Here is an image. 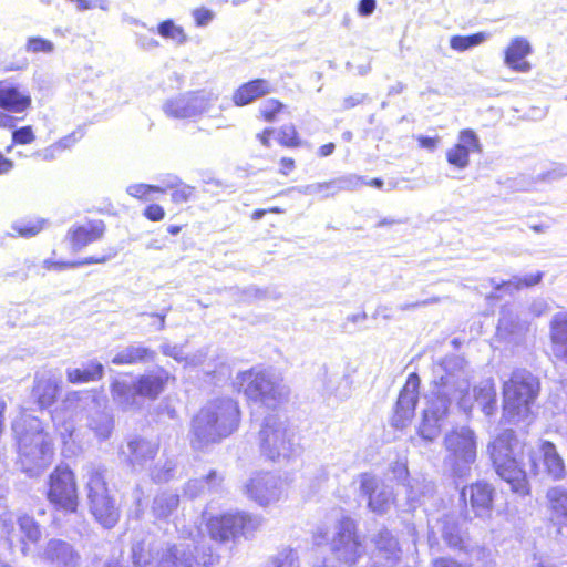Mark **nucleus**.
Instances as JSON below:
<instances>
[{
    "mask_svg": "<svg viewBox=\"0 0 567 567\" xmlns=\"http://www.w3.org/2000/svg\"><path fill=\"white\" fill-rule=\"evenodd\" d=\"M439 381L427 399L419 425V435L429 442L435 440L441 432V422L447 415L452 401L465 413L473 408V399L470 394V381L464 370V360L452 355L445 358L439 364L436 371Z\"/></svg>",
    "mask_w": 567,
    "mask_h": 567,
    "instance_id": "f257e3e1",
    "label": "nucleus"
},
{
    "mask_svg": "<svg viewBox=\"0 0 567 567\" xmlns=\"http://www.w3.org/2000/svg\"><path fill=\"white\" fill-rule=\"evenodd\" d=\"M18 446L17 464L29 477L40 476L53 461V444L42 422L31 415H21L12 424Z\"/></svg>",
    "mask_w": 567,
    "mask_h": 567,
    "instance_id": "f03ea898",
    "label": "nucleus"
},
{
    "mask_svg": "<svg viewBox=\"0 0 567 567\" xmlns=\"http://www.w3.org/2000/svg\"><path fill=\"white\" fill-rule=\"evenodd\" d=\"M240 420L238 403L231 399H217L204 405L192 420L190 443L204 450L233 434Z\"/></svg>",
    "mask_w": 567,
    "mask_h": 567,
    "instance_id": "7ed1b4c3",
    "label": "nucleus"
},
{
    "mask_svg": "<svg viewBox=\"0 0 567 567\" xmlns=\"http://www.w3.org/2000/svg\"><path fill=\"white\" fill-rule=\"evenodd\" d=\"M234 386L243 392L248 401L276 411L289 400L290 389L282 377L272 368L261 365L239 372Z\"/></svg>",
    "mask_w": 567,
    "mask_h": 567,
    "instance_id": "20e7f679",
    "label": "nucleus"
},
{
    "mask_svg": "<svg viewBox=\"0 0 567 567\" xmlns=\"http://www.w3.org/2000/svg\"><path fill=\"white\" fill-rule=\"evenodd\" d=\"M491 458L497 475L511 485L514 493L527 495L529 484L526 472L518 458L523 445L513 430L503 431L488 446Z\"/></svg>",
    "mask_w": 567,
    "mask_h": 567,
    "instance_id": "39448f33",
    "label": "nucleus"
},
{
    "mask_svg": "<svg viewBox=\"0 0 567 567\" xmlns=\"http://www.w3.org/2000/svg\"><path fill=\"white\" fill-rule=\"evenodd\" d=\"M257 440L261 456L272 463H287L298 451L293 431L287 420L277 413L264 417Z\"/></svg>",
    "mask_w": 567,
    "mask_h": 567,
    "instance_id": "423d86ee",
    "label": "nucleus"
},
{
    "mask_svg": "<svg viewBox=\"0 0 567 567\" xmlns=\"http://www.w3.org/2000/svg\"><path fill=\"white\" fill-rule=\"evenodd\" d=\"M85 491L91 514L105 528H112L120 518V511L110 495L105 480L106 470L102 465L87 464L83 467Z\"/></svg>",
    "mask_w": 567,
    "mask_h": 567,
    "instance_id": "0eeeda50",
    "label": "nucleus"
},
{
    "mask_svg": "<svg viewBox=\"0 0 567 567\" xmlns=\"http://www.w3.org/2000/svg\"><path fill=\"white\" fill-rule=\"evenodd\" d=\"M171 374L163 368L141 374L134 382L115 380L111 384L113 401L122 409L140 406L138 399L155 400L164 391Z\"/></svg>",
    "mask_w": 567,
    "mask_h": 567,
    "instance_id": "6e6552de",
    "label": "nucleus"
},
{
    "mask_svg": "<svg viewBox=\"0 0 567 567\" xmlns=\"http://www.w3.org/2000/svg\"><path fill=\"white\" fill-rule=\"evenodd\" d=\"M539 382L525 369L515 370L511 379L504 382V411L511 421L516 422L527 417L530 405L538 395Z\"/></svg>",
    "mask_w": 567,
    "mask_h": 567,
    "instance_id": "1a4fd4ad",
    "label": "nucleus"
},
{
    "mask_svg": "<svg viewBox=\"0 0 567 567\" xmlns=\"http://www.w3.org/2000/svg\"><path fill=\"white\" fill-rule=\"evenodd\" d=\"M446 455L445 466L456 477L470 475L476 461V437L467 426H461L449 432L444 437Z\"/></svg>",
    "mask_w": 567,
    "mask_h": 567,
    "instance_id": "9d476101",
    "label": "nucleus"
},
{
    "mask_svg": "<svg viewBox=\"0 0 567 567\" xmlns=\"http://www.w3.org/2000/svg\"><path fill=\"white\" fill-rule=\"evenodd\" d=\"M48 499L56 509L75 513L79 506L74 473L68 466H56L49 477Z\"/></svg>",
    "mask_w": 567,
    "mask_h": 567,
    "instance_id": "9b49d317",
    "label": "nucleus"
},
{
    "mask_svg": "<svg viewBox=\"0 0 567 567\" xmlns=\"http://www.w3.org/2000/svg\"><path fill=\"white\" fill-rule=\"evenodd\" d=\"M260 526V518L246 513L225 514L212 517L206 528L212 539L227 542L238 535L247 536Z\"/></svg>",
    "mask_w": 567,
    "mask_h": 567,
    "instance_id": "f8f14e48",
    "label": "nucleus"
},
{
    "mask_svg": "<svg viewBox=\"0 0 567 567\" xmlns=\"http://www.w3.org/2000/svg\"><path fill=\"white\" fill-rule=\"evenodd\" d=\"M18 530L17 534L13 517L10 514H4L0 517V533L7 537L10 546H13L17 540L20 544V551L24 557L31 555V544H38L42 537V529L40 524L29 515H21L17 519Z\"/></svg>",
    "mask_w": 567,
    "mask_h": 567,
    "instance_id": "ddd939ff",
    "label": "nucleus"
},
{
    "mask_svg": "<svg viewBox=\"0 0 567 567\" xmlns=\"http://www.w3.org/2000/svg\"><path fill=\"white\" fill-rule=\"evenodd\" d=\"M216 101L217 95L213 93H186L167 100L163 111L172 118H192L207 112Z\"/></svg>",
    "mask_w": 567,
    "mask_h": 567,
    "instance_id": "4468645a",
    "label": "nucleus"
},
{
    "mask_svg": "<svg viewBox=\"0 0 567 567\" xmlns=\"http://www.w3.org/2000/svg\"><path fill=\"white\" fill-rule=\"evenodd\" d=\"M34 559L49 567H79L81 554L75 546L62 538L52 537L40 546Z\"/></svg>",
    "mask_w": 567,
    "mask_h": 567,
    "instance_id": "2eb2a0df",
    "label": "nucleus"
},
{
    "mask_svg": "<svg viewBox=\"0 0 567 567\" xmlns=\"http://www.w3.org/2000/svg\"><path fill=\"white\" fill-rule=\"evenodd\" d=\"M288 483L271 473H256L245 485L247 496L261 506L278 502L286 495Z\"/></svg>",
    "mask_w": 567,
    "mask_h": 567,
    "instance_id": "dca6fc26",
    "label": "nucleus"
},
{
    "mask_svg": "<svg viewBox=\"0 0 567 567\" xmlns=\"http://www.w3.org/2000/svg\"><path fill=\"white\" fill-rule=\"evenodd\" d=\"M332 550L336 557L348 564L353 565L362 556L364 547L355 532L354 522L349 518H342L332 539Z\"/></svg>",
    "mask_w": 567,
    "mask_h": 567,
    "instance_id": "f3484780",
    "label": "nucleus"
},
{
    "mask_svg": "<svg viewBox=\"0 0 567 567\" xmlns=\"http://www.w3.org/2000/svg\"><path fill=\"white\" fill-rule=\"evenodd\" d=\"M529 458L530 471L535 475L544 473L553 481H563L567 475L564 458L558 453L556 445L549 441H540Z\"/></svg>",
    "mask_w": 567,
    "mask_h": 567,
    "instance_id": "a211bd4d",
    "label": "nucleus"
},
{
    "mask_svg": "<svg viewBox=\"0 0 567 567\" xmlns=\"http://www.w3.org/2000/svg\"><path fill=\"white\" fill-rule=\"evenodd\" d=\"M529 323L523 320L518 310L512 306H504L501 309L496 338L509 347H517L525 342Z\"/></svg>",
    "mask_w": 567,
    "mask_h": 567,
    "instance_id": "6ab92c4d",
    "label": "nucleus"
},
{
    "mask_svg": "<svg viewBox=\"0 0 567 567\" xmlns=\"http://www.w3.org/2000/svg\"><path fill=\"white\" fill-rule=\"evenodd\" d=\"M420 378L416 373H411L403 389L400 391L394 413L392 416V425L395 429L406 427L414 416L415 406L419 400Z\"/></svg>",
    "mask_w": 567,
    "mask_h": 567,
    "instance_id": "aec40b11",
    "label": "nucleus"
},
{
    "mask_svg": "<svg viewBox=\"0 0 567 567\" xmlns=\"http://www.w3.org/2000/svg\"><path fill=\"white\" fill-rule=\"evenodd\" d=\"M360 491L368 496L369 508L378 514L388 512L394 501L392 489L370 474L361 475Z\"/></svg>",
    "mask_w": 567,
    "mask_h": 567,
    "instance_id": "412c9836",
    "label": "nucleus"
},
{
    "mask_svg": "<svg viewBox=\"0 0 567 567\" xmlns=\"http://www.w3.org/2000/svg\"><path fill=\"white\" fill-rule=\"evenodd\" d=\"M481 152L482 144L477 134L471 128H465L458 133L456 144L447 150L446 161L450 165L464 169L470 165V154Z\"/></svg>",
    "mask_w": 567,
    "mask_h": 567,
    "instance_id": "4be33fe9",
    "label": "nucleus"
},
{
    "mask_svg": "<svg viewBox=\"0 0 567 567\" xmlns=\"http://www.w3.org/2000/svg\"><path fill=\"white\" fill-rule=\"evenodd\" d=\"M461 497L464 503L470 504L474 515L477 517H487L493 508L494 488L485 482H477L463 487Z\"/></svg>",
    "mask_w": 567,
    "mask_h": 567,
    "instance_id": "5701e85b",
    "label": "nucleus"
},
{
    "mask_svg": "<svg viewBox=\"0 0 567 567\" xmlns=\"http://www.w3.org/2000/svg\"><path fill=\"white\" fill-rule=\"evenodd\" d=\"M375 551L372 560L379 564H385L386 567L395 566L402 555V550L399 546V543L393 535L384 529L381 530L375 539Z\"/></svg>",
    "mask_w": 567,
    "mask_h": 567,
    "instance_id": "b1692460",
    "label": "nucleus"
},
{
    "mask_svg": "<svg viewBox=\"0 0 567 567\" xmlns=\"http://www.w3.org/2000/svg\"><path fill=\"white\" fill-rule=\"evenodd\" d=\"M31 105L30 95L10 81H0V107L12 113H22Z\"/></svg>",
    "mask_w": 567,
    "mask_h": 567,
    "instance_id": "393cba45",
    "label": "nucleus"
},
{
    "mask_svg": "<svg viewBox=\"0 0 567 567\" xmlns=\"http://www.w3.org/2000/svg\"><path fill=\"white\" fill-rule=\"evenodd\" d=\"M105 231L103 221L95 220L69 230L71 246L74 251H80L87 245L100 240Z\"/></svg>",
    "mask_w": 567,
    "mask_h": 567,
    "instance_id": "a878e982",
    "label": "nucleus"
},
{
    "mask_svg": "<svg viewBox=\"0 0 567 567\" xmlns=\"http://www.w3.org/2000/svg\"><path fill=\"white\" fill-rule=\"evenodd\" d=\"M274 92L271 83L265 79H256L240 85L233 95V102L237 106L252 103L257 99Z\"/></svg>",
    "mask_w": 567,
    "mask_h": 567,
    "instance_id": "bb28decb",
    "label": "nucleus"
},
{
    "mask_svg": "<svg viewBox=\"0 0 567 567\" xmlns=\"http://www.w3.org/2000/svg\"><path fill=\"white\" fill-rule=\"evenodd\" d=\"M546 501L550 519L567 527V487L558 485L548 488Z\"/></svg>",
    "mask_w": 567,
    "mask_h": 567,
    "instance_id": "cd10ccee",
    "label": "nucleus"
},
{
    "mask_svg": "<svg viewBox=\"0 0 567 567\" xmlns=\"http://www.w3.org/2000/svg\"><path fill=\"white\" fill-rule=\"evenodd\" d=\"M551 350L556 358L567 362V313L559 312L550 322Z\"/></svg>",
    "mask_w": 567,
    "mask_h": 567,
    "instance_id": "c85d7f7f",
    "label": "nucleus"
},
{
    "mask_svg": "<svg viewBox=\"0 0 567 567\" xmlns=\"http://www.w3.org/2000/svg\"><path fill=\"white\" fill-rule=\"evenodd\" d=\"M439 537H441L447 546L453 548L458 547L462 543L458 527L454 519L449 516L439 519L431 526L429 540L431 543H437Z\"/></svg>",
    "mask_w": 567,
    "mask_h": 567,
    "instance_id": "c756f323",
    "label": "nucleus"
},
{
    "mask_svg": "<svg viewBox=\"0 0 567 567\" xmlns=\"http://www.w3.org/2000/svg\"><path fill=\"white\" fill-rule=\"evenodd\" d=\"M530 52L529 42L524 38H515L505 51V64L518 72H527L530 64L524 59Z\"/></svg>",
    "mask_w": 567,
    "mask_h": 567,
    "instance_id": "7c9ffc66",
    "label": "nucleus"
},
{
    "mask_svg": "<svg viewBox=\"0 0 567 567\" xmlns=\"http://www.w3.org/2000/svg\"><path fill=\"white\" fill-rule=\"evenodd\" d=\"M158 445L144 439H134L127 443V456L133 467H143L157 454Z\"/></svg>",
    "mask_w": 567,
    "mask_h": 567,
    "instance_id": "2f4dec72",
    "label": "nucleus"
},
{
    "mask_svg": "<svg viewBox=\"0 0 567 567\" xmlns=\"http://www.w3.org/2000/svg\"><path fill=\"white\" fill-rule=\"evenodd\" d=\"M154 350L140 343L130 344L118 351L112 359V363L116 365L146 363L155 360Z\"/></svg>",
    "mask_w": 567,
    "mask_h": 567,
    "instance_id": "473e14b6",
    "label": "nucleus"
},
{
    "mask_svg": "<svg viewBox=\"0 0 567 567\" xmlns=\"http://www.w3.org/2000/svg\"><path fill=\"white\" fill-rule=\"evenodd\" d=\"M474 401L485 415H492L496 409V389L492 379L482 380L473 390Z\"/></svg>",
    "mask_w": 567,
    "mask_h": 567,
    "instance_id": "72a5a7b5",
    "label": "nucleus"
},
{
    "mask_svg": "<svg viewBox=\"0 0 567 567\" xmlns=\"http://www.w3.org/2000/svg\"><path fill=\"white\" fill-rule=\"evenodd\" d=\"M104 367L96 361H90L81 368H68L66 379L71 383H86L103 378Z\"/></svg>",
    "mask_w": 567,
    "mask_h": 567,
    "instance_id": "f704fd0d",
    "label": "nucleus"
},
{
    "mask_svg": "<svg viewBox=\"0 0 567 567\" xmlns=\"http://www.w3.org/2000/svg\"><path fill=\"white\" fill-rule=\"evenodd\" d=\"M58 391V380L52 378H40L37 379L32 393L40 408L44 409L54 403Z\"/></svg>",
    "mask_w": 567,
    "mask_h": 567,
    "instance_id": "c9c22d12",
    "label": "nucleus"
},
{
    "mask_svg": "<svg viewBox=\"0 0 567 567\" xmlns=\"http://www.w3.org/2000/svg\"><path fill=\"white\" fill-rule=\"evenodd\" d=\"M179 496L174 493L158 494L152 504V513L157 519H167L178 507Z\"/></svg>",
    "mask_w": 567,
    "mask_h": 567,
    "instance_id": "e433bc0d",
    "label": "nucleus"
},
{
    "mask_svg": "<svg viewBox=\"0 0 567 567\" xmlns=\"http://www.w3.org/2000/svg\"><path fill=\"white\" fill-rule=\"evenodd\" d=\"M87 425L100 440H105L112 432L113 420L109 412L96 409L89 415Z\"/></svg>",
    "mask_w": 567,
    "mask_h": 567,
    "instance_id": "4c0bfd02",
    "label": "nucleus"
},
{
    "mask_svg": "<svg viewBox=\"0 0 567 567\" xmlns=\"http://www.w3.org/2000/svg\"><path fill=\"white\" fill-rule=\"evenodd\" d=\"M162 188H166V192L172 190V200L176 204L188 202L195 192L193 186L184 184L176 176H171L164 181Z\"/></svg>",
    "mask_w": 567,
    "mask_h": 567,
    "instance_id": "58836bf2",
    "label": "nucleus"
},
{
    "mask_svg": "<svg viewBox=\"0 0 567 567\" xmlns=\"http://www.w3.org/2000/svg\"><path fill=\"white\" fill-rule=\"evenodd\" d=\"M542 278H543V272L538 271L535 274L526 275L523 278L514 277L513 279H511L508 281H503V282H496L494 279H491V285L496 290L505 289L506 291L512 292L514 290L520 289L522 287L535 286L542 280Z\"/></svg>",
    "mask_w": 567,
    "mask_h": 567,
    "instance_id": "ea45409f",
    "label": "nucleus"
},
{
    "mask_svg": "<svg viewBox=\"0 0 567 567\" xmlns=\"http://www.w3.org/2000/svg\"><path fill=\"white\" fill-rule=\"evenodd\" d=\"M489 38L488 33L478 32L472 35H454L450 39V47L455 51H465L485 42Z\"/></svg>",
    "mask_w": 567,
    "mask_h": 567,
    "instance_id": "a19ab883",
    "label": "nucleus"
},
{
    "mask_svg": "<svg viewBox=\"0 0 567 567\" xmlns=\"http://www.w3.org/2000/svg\"><path fill=\"white\" fill-rule=\"evenodd\" d=\"M161 37L169 39L178 44L185 43L187 37L182 27L175 24L173 20H165L157 27Z\"/></svg>",
    "mask_w": 567,
    "mask_h": 567,
    "instance_id": "79ce46f5",
    "label": "nucleus"
},
{
    "mask_svg": "<svg viewBox=\"0 0 567 567\" xmlns=\"http://www.w3.org/2000/svg\"><path fill=\"white\" fill-rule=\"evenodd\" d=\"M126 192L130 196L143 199V200H152V193H166V188H162V186L157 185H148V184H133L126 188Z\"/></svg>",
    "mask_w": 567,
    "mask_h": 567,
    "instance_id": "37998d69",
    "label": "nucleus"
},
{
    "mask_svg": "<svg viewBox=\"0 0 567 567\" xmlns=\"http://www.w3.org/2000/svg\"><path fill=\"white\" fill-rule=\"evenodd\" d=\"M54 50V43L41 37H30L25 42V51L29 53L51 54Z\"/></svg>",
    "mask_w": 567,
    "mask_h": 567,
    "instance_id": "c03bdc74",
    "label": "nucleus"
},
{
    "mask_svg": "<svg viewBox=\"0 0 567 567\" xmlns=\"http://www.w3.org/2000/svg\"><path fill=\"white\" fill-rule=\"evenodd\" d=\"M111 256H100V257H87L79 261H72V262H51L50 260H45L44 265L47 269H64V268H75L84 265H91V264H104L106 262Z\"/></svg>",
    "mask_w": 567,
    "mask_h": 567,
    "instance_id": "a18cd8bd",
    "label": "nucleus"
},
{
    "mask_svg": "<svg viewBox=\"0 0 567 567\" xmlns=\"http://www.w3.org/2000/svg\"><path fill=\"white\" fill-rule=\"evenodd\" d=\"M207 349H200L192 355H185V364L193 367H203V371L206 374L216 372V365L206 363Z\"/></svg>",
    "mask_w": 567,
    "mask_h": 567,
    "instance_id": "49530a36",
    "label": "nucleus"
},
{
    "mask_svg": "<svg viewBox=\"0 0 567 567\" xmlns=\"http://www.w3.org/2000/svg\"><path fill=\"white\" fill-rule=\"evenodd\" d=\"M175 463L171 460L162 465L157 464L151 472L152 480L156 483L168 482L174 476Z\"/></svg>",
    "mask_w": 567,
    "mask_h": 567,
    "instance_id": "de8ad7c7",
    "label": "nucleus"
},
{
    "mask_svg": "<svg viewBox=\"0 0 567 567\" xmlns=\"http://www.w3.org/2000/svg\"><path fill=\"white\" fill-rule=\"evenodd\" d=\"M285 109V105L275 99L266 100L259 106V112L267 122H274L276 115Z\"/></svg>",
    "mask_w": 567,
    "mask_h": 567,
    "instance_id": "09e8293b",
    "label": "nucleus"
},
{
    "mask_svg": "<svg viewBox=\"0 0 567 567\" xmlns=\"http://www.w3.org/2000/svg\"><path fill=\"white\" fill-rule=\"evenodd\" d=\"M268 567H298L291 549H285L268 561Z\"/></svg>",
    "mask_w": 567,
    "mask_h": 567,
    "instance_id": "8fccbe9b",
    "label": "nucleus"
},
{
    "mask_svg": "<svg viewBox=\"0 0 567 567\" xmlns=\"http://www.w3.org/2000/svg\"><path fill=\"white\" fill-rule=\"evenodd\" d=\"M12 229L18 236L28 238L35 236L42 229V225L33 221H17L12 225Z\"/></svg>",
    "mask_w": 567,
    "mask_h": 567,
    "instance_id": "3c124183",
    "label": "nucleus"
},
{
    "mask_svg": "<svg viewBox=\"0 0 567 567\" xmlns=\"http://www.w3.org/2000/svg\"><path fill=\"white\" fill-rule=\"evenodd\" d=\"M279 142L286 146H295L298 144L297 131L293 125H285L278 133Z\"/></svg>",
    "mask_w": 567,
    "mask_h": 567,
    "instance_id": "603ef678",
    "label": "nucleus"
},
{
    "mask_svg": "<svg viewBox=\"0 0 567 567\" xmlns=\"http://www.w3.org/2000/svg\"><path fill=\"white\" fill-rule=\"evenodd\" d=\"M35 140L31 126H23L12 132V141L16 144H30Z\"/></svg>",
    "mask_w": 567,
    "mask_h": 567,
    "instance_id": "864d4df0",
    "label": "nucleus"
},
{
    "mask_svg": "<svg viewBox=\"0 0 567 567\" xmlns=\"http://www.w3.org/2000/svg\"><path fill=\"white\" fill-rule=\"evenodd\" d=\"M83 400V394L80 392H72L68 394L66 399L63 401L62 406L63 410L70 413V416L76 414V409Z\"/></svg>",
    "mask_w": 567,
    "mask_h": 567,
    "instance_id": "5fc2aeb1",
    "label": "nucleus"
},
{
    "mask_svg": "<svg viewBox=\"0 0 567 567\" xmlns=\"http://www.w3.org/2000/svg\"><path fill=\"white\" fill-rule=\"evenodd\" d=\"M164 355L171 357L177 362H185V355L182 347L176 344L164 343L161 346Z\"/></svg>",
    "mask_w": 567,
    "mask_h": 567,
    "instance_id": "6e6d98bb",
    "label": "nucleus"
},
{
    "mask_svg": "<svg viewBox=\"0 0 567 567\" xmlns=\"http://www.w3.org/2000/svg\"><path fill=\"white\" fill-rule=\"evenodd\" d=\"M144 216L152 221H159L165 217V212L162 206L152 204L145 208Z\"/></svg>",
    "mask_w": 567,
    "mask_h": 567,
    "instance_id": "4d7b16f0",
    "label": "nucleus"
},
{
    "mask_svg": "<svg viewBox=\"0 0 567 567\" xmlns=\"http://www.w3.org/2000/svg\"><path fill=\"white\" fill-rule=\"evenodd\" d=\"M193 16L198 27L207 25L214 18L213 11L205 8L194 10Z\"/></svg>",
    "mask_w": 567,
    "mask_h": 567,
    "instance_id": "13d9d810",
    "label": "nucleus"
},
{
    "mask_svg": "<svg viewBox=\"0 0 567 567\" xmlns=\"http://www.w3.org/2000/svg\"><path fill=\"white\" fill-rule=\"evenodd\" d=\"M205 489V484L202 480H190L185 486V494L189 497H196L202 494Z\"/></svg>",
    "mask_w": 567,
    "mask_h": 567,
    "instance_id": "bf43d9fd",
    "label": "nucleus"
},
{
    "mask_svg": "<svg viewBox=\"0 0 567 567\" xmlns=\"http://www.w3.org/2000/svg\"><path fill=\"white\" fill-rule=\"evenodd\" d=\"M203 481L205 488L207 487L209 491H217L223 482V477L216 471H210Z\"/></svg>",
    "mask_w": 567,
    "mask_h": 567,
    "instance_id": "052dcab7",
    "label": "nucleus"
},
{
    "mask_svg": "<svg viewBox=\"0 0 567 567\" xmlns=\"http://www.w3.org/2000/svg\"><path fill=\"white\" fill-rule=\"evenodd\" d=\"M549 309L548 303L544 299L534 300L529 306V311L534 317H539L547 312Z\"/></svg>",
    "mask_w": 567,
    "mask_h": 567,
    "instance_id": "680f3d73",
    "label": "nucleus"
},
{
    "mask_svg": "<svg viewBox=\"0 0 567 567\" xmlns=\"http://www.w3.org/2000/svg\"><path fill=\"white\" fill-rule=\"evenodd\" d=\"M59 145L55 143L45 147L44 150H41L35 153L37 156L41 157L44 161H52L56 157V154L60 153Z\"/></svg>",
    "mask_w": 567,
    "mask_h": 567,
    "instance_id": "e2e57ef3",
    "label": "nucleus"
},
{
    "mask_svg": "<svg viewBox=\"0 0 567 567\" xmlns=\"http://www.w3.org/2000/svg\"><path fill=\"white\" fill-rule=\"evenodd\" d=\"M375 9V0H361L359 3V13L361 16H370Z\"/></svg>",
    "mask_w": 567,
    "mask_h": 567,
    "instance_id": "0e129e2a",
    "label": "nucleus"
},
{
    "mask_svg": "<svg viewBox=\"0 0 567 567\" xmlns=\"http://www.w3.org/2000/svg\"><path fill=\"white\" fill-rule=\"evenodd\" d=\"M433 567H468V566L462 565L453 559L439 558V559L434 560Z\"/></svg>",
    "mask_w": 567,
    "mask_h": 567,
    "instance_id": "69168bd1",
    "label": "nucleus"
},
{
    "mask_svg": "<svg viewBox=\"0 0 567 567\" xmlns=\"http://www.w3.org/2000/svg\"><path fill=\"white\" fill-rule=\"evenodd\" d=\"M421 147L433 151L437 145V138L429 136H420L417 138Z\"/></svg>",
    "mask_w": 567,
    "mask_h": 567,
    "instance_id": "338daca9",
    "label": "nucleus"
},
{
    "mask_svg": "<svg viewBox=\"0 0 567 567\" xmlns=\"http://www.w3.org/2000/svg\"><path fill=\"white\" fill-rule=\"evenodd\" d=\"M75 142H76L75 135L71 134L69 136H65V137L61 138L55 144L59 145V148L62 152V151H64L66 148H70Z\"/></svg>",
    "mask_w": 567,
    "mask_h": 567,
    "instance_id": "774afa93",
    "label": "nucleus"
}]
</instances>
